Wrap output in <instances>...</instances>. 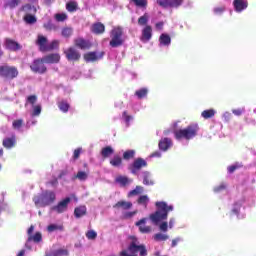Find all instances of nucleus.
<instances>
[{
  "instance_id": "nucleus-1",
  "label": "nucleus",
  "mask_w": 256,
  "mask_h": 256,
  "mask_svg": "<svg viewBox=\"0 0 256 256\" xmlns=\"http://www.w3.org/2000/svg\"><path fill=\"white\" fill-rule=\"evenodd\" d=\"M157 211L150 215L152 223L157 225L160 221H165L169 215V211H173L172 205H167L165 202H156Z\"/></svg>"
},
{
  "instance_id": "nucleus-2",
  "label": "nucleus",
  "mask_w": 256,
  "mask_h": 256,
  "mask_svg": "<svg viewBox=\"0 0 256 256\" xmlns=\"http://www.w3.org/2000/svg\"><path fill=\"white\" fill-rule=\"evenodd\" d=\"M199 133V124H190L186 128L175 130L174 137L178 141L181 139H186V141H191L195 139V136Z\"/></svg>"
},
{
  "instance_id": "nucleus-3",
  "label": "nucleus",
  "mask_w": 256,
  "mask_h": 256,
  "mask_svg": "<svg viewBox=\"0 0 256 256\" xmlns=\"http://www.w3.org/2000/svg\"><path fill=\"white\" fill-rule=\"evenodd\" d=\"M56 199L55 192L46 190L42 194L34 196L33 202L37 207H49V205L55 203Z\"/></svg>"
},
{
  "instance_id": "nucleus-4",
  "label": "nucleus",
  "mask_w": 256,
  "mask_h": 256,
  "mask_svg": "<svg viewBox=\"0 0 256 256\" xmlns=\"http://www.w3.org/2000/svg\"><path fill=\"white\" fill-rule=\"evenodd\" d=\"M123 27L116 26L110 31V42L109 45L112 48L122 47L125 43V39H123Z\"/></svg>"
},
{
  "instance_id": "nucleus-5",
  "label": "nucleus",
  "mask_w": 256,
  "mask_h": 256,
  "mask_svg": "<svg viewBox=\"0 0 256 256\" xmlns=\"http://www.w3.org/2000/svg\"><path fill=\"white\" fill-rule=\"evenodd\" d=\"M36 45H38L39 51H41V53H49L50 51L59 49V40H53L50 44H47V37L38 35Z\"/></svg>"
},
{
  "instance_id": "nucleus-6",
  "label": "nucleus",
  "mask_w": 256,
  "mask_h": 256,
  "mask_svg": "<svg viewBox=\"0 0 256 256\" xmlns=\"http://www.w3.org/2000/svg\"><path fill=\"white\" fill-rule=\"evenodd\" d=\"M0 77L2 79H8L13 81L19 77V69L16 66L1 65L0 66Z\"/></svg>"
},
{
  "instance_id": "nucleus-7",
  "label": "nucleus",
  "mask_w": 256,
  "mask_h": 256,
  "mask_svg": "<svg viewBox=\"0 0 256 256\" xmlns=\"http://www.w3.org/2000/svg\"><path fill=\"white\" fill-rule=\"evenodd\" d=\"M128 251L132 254L135 255L136 253H139L140 256H147V247L143 244H139V241L137 238L132 237V242L128 246Z\"/></svg>"
},
{
  "instance_id": "nucleus-8",
  "label": "nucleus",
  "mask_w": 256,
  "mask_h": 256,
  "mask_svg": "<svg viewBox=\"0 0 256 256\" xmlns=\"http://www.w3.org/2000/svg\"><path fill=\"white\" fill-rule=\"evenodd\" d=\"M32 73H38L39 75H45L47 73V66H45V60L43 58L34 59L30 65Z\"/></svg>"
},
{
  "instance_id": "nucleus-9",
  "label": "nucleus",
  "mask_w": 256,
  "mask_h": 256,
  "mask_svg": "<svg viewBox=\"0 0 256 256\" xmlns=\"http://www.w3.org/2000/svg\"><path fill=\"white\" fill-rule=\"evenodd\" d=\"M105 57V52H88L83 55V59L86 63H95L97 61H100V59H103Z\"/></svg>"
},
{
  "instance_id": "nucleus-10",
  "label": "nucleus",
  "mask_w": 256,
  "mask_h": 256,
  "mask_svg": "<svg viewBox=\"0 0 256 256\" xmlns=\"http://www.w3.org/2000/svg\"><path fill=\"white\" fill-rule=\"evenodd\" d=\"M156 3L160 7H163V9H168V7L171 9H177L183 5V0H156Z\"/></svg>"
},
{
  "instance_id": "nucleus-11",
  "label": "nucleus",
  "mask_w": 256,
  "mask_h": 256,
  "mask_svg": "<svg viewBox=\"0 0 256 256\" xmlns=\"http://www.w3.org/2000/svg\"><path fill=\"white\" fill-rule=\"evenodd\" d=\"M64 55L67 61H79L81 59V53L75 49V47H69L64 51Z\"/></svg>"
},
{
  "instance_id": "nucleus-12",
  "label": "nucleus",
  "mask_w": 256,
  "mask_h": 256,
  "mask_svg": "<svg viewBox=\"0 0 256 256\" xmlns=\"http://www.w3.org/2000/svg\"><path fill=\"white\" fill-rule=\"evenodd\" d=\"M143 167H147V161H145V159H143V158H137L131 164L129 169H130L131 173H133V175H137V172L141 171V169H143Z\"/></svg>"
},
{
  "instance_id": "nucleus-13",
  "label": "nucleus",
  "mask_w": 256,
  "mask_h": 256,
  "mask_svg": "<svg viewBox=\"0 0 256 256\" xmlns=\"http://www.w3.org/2000/svg\"><path fill=\"white\" fill-rule=\"evenodd\" d=\"M4 47L8 51H13V52L21 51V49H23V46H21V44H19V42L15 41L11 38H5Z\"/></svg>"
},
{
  "instance_id": "nucleus-14",
  "label": "nucleus",
  "mask_w": 256,
  "mask_h": 256,
  "mask_svg": "<svg viewBox=\"0 0 256 256\" xmlns=\"http://www.w3.org/2000/svg\"><path fill=\"white\" fill-rule=\"evenodd\" d=\"M152 38H153V27H151V25H146L142 29L140 41H142V43H149V41H151Z\"/></svg>"
},
{
  "instance_id": "nucleus-15",
  "label": "nucleus",
  "mask_w": 256,
  "mask_h": 256,
  "mask_svg": "<svg viewBox=\"0 0 256 256\" xmlns=\"http://www.w3.org/2000/svg\"><path fill=\"white\" fill-rule=\"evenodd\" d=\"M74 45L82 51H87L93 47V43L89 40H85L84 38H76L74 40Z\"/></svg>"
},
{
  "instance_id": "nucleus-16",
  "label": "nucleus",
  "mask_w": 256,
  "mask_h": 256,
  "mask_svg": "<svg viewBox=\"0 0 256 256\" xmlns=\"http://www.w3.org/2000/svg\"><path fill=\"white\" fill-rule=\"evenodd\" d=\"M70 203H71V198L66 197L65 199L60 201L56 206H53L52 211H56V213H65Z\"/></svg>"
},
{
  "instance_id": "nucleus-17",
  "label": "nucleus",
  "mask_w": 256,
  "mask_h": 256,
  "mask_svg": "<svg viewBox=\"0 0 256 256\" xmlns=\"http://www.w3.org/2000/svg\"><path fill=\"white\" fill-rule=\"evenodd\" d=\"M233 7L236 13H242V11H245L249 7V2L247 0H234Z\"/></svg>"
},
{
  "instance_id": "nucleus-18",
  "label": "nucleus",
  "mask_w": 256,
  "mask_h": 256,
  "mask_svg": "<svg viewBox=\"0 0 256 256\" xmlns=\"http://www.w3.org/2000/svg\"><path fill=\"white\" fill-rule=\"evenodd\" d=\"M42 59H44V62L48 65H53V64H57L59 63V61H61V55H59V53H52V54H48L44 57H42Z\"/></svg>"
},
{
  "instance_id": "nucleus-19",
  "label": "nucleus",
  "mask_w": 256,
  "mask_h": 256,
  "mask_svg": "<svg viewBox=\"0 0 256 256\" xmlns=\"http://www.w3.org/2000/svg\"><path fill=\"white\" fill-rule=\"evenodd\" d=\"M19 11L21 13H24V15H36L37 14V7L27 3V4L22 5L20 7Z\"/></svg>"
},
{
  "instance_id": "nucleus-20",
  "label": "nucleus",
  "mask_w": 256,
  "mask_h": 256,
  "mask_svg": "<svg viewBox=\"0 0 256 256\" xmlns=\"http://www.w3.org/2000/svg\"><path fill=\"white\" fill-rule=\"evenodd\" d=\"M146 223L147 218H142L135 223L136 227H139L140 233H151V231H153V228H151V226H145Z\"/></svg>"
},
{
  "instance_id": "nucleus-21",
  "label": "nucleus",
  "mask_w": 256,
  "mask_h": 256,
  "mask_svg": "<svg viewBox=\"0 0 256 256\" xmlns=\"http://www.w3.org/2000/svg\"><path fill=\"white\" fill-rule=\"evenodd\" d=\"M3 147L5 149H13L15 145H17V137L15 135H12L11 137H6L2 141Z\"/></svg>"
},
{
  "instance_id": "nucleus-22",
  "label": "nucleus",
  "mask_w": 256,
  "mask_h": 256,
  "mask_svg": "<svg viewBox=\"0 0 256 256\" xmlns=\"http://www.w3.org/2000/svg\"><path fill=\"white\" fill-rule=\"evenodd\" d=\"M173 146V141L170 138H163L159 141L158 147L160 151H168Z\"/></svg>"
},
{
  "instance_id": "nucleus-23",
  "label": "nucleus",
  "mask_w": 256,
  "mask_h": 256,
  "mask_svg": "<svg viewBox=\"0 0 256 256\" xmlns=\"http://www.w3.org/2000/svg\"><path fill=\"white\" fill-rule=\"evenodd\" d=\"M130 3H132L136 9H141V11H147V7H149V0H130Z\"/></svg>"
},
{
  "instance_id": "nucleus-24",
  "label": "nucleus",
  "mask_w": 256,
  "mask_h": 256,
  "mask_svg": "<svg viewBox=\"0 0 256 256\" xmlns=\"http://www.w3.org/2000/svg\"><path fill=\"white\" fill-rule=\"evenodd\" d=\"M133 207V203L127 202L125 200L118 201L113 205V209H123L124 211H129Z\"/></svg>"
},
{
  "instance_id": "nucleus-25",
  "label": "nucleus",
  "mask_w": 256,
  "mask_h": 256,
  "mask_svg": "<svg viewBox=\"0 0 256 256\" xmlns=\"http://www.w3.org/2000/svg\"><path fill=\"white\" fill-rule=\"evenodd\" d=\"M91 31L94 35H103V33H105V24L101 22L94 23L91 27Z\"/></svg>"
},
{
  "instance_id": "nucleus-26",
  "label": "nucleus",
  "mask_w": 256,
  "mask_h": 256,
  "mask_svg": "<svg viewBox=\"0 0 256 256\" xmlns=\"http://www.w3.org/2000/svg\"><path fill=\"white\" fill-rule=\"evenodd\" d=\"M85 215H87L86 206H78L74 209V216L76 219H81V217H85Z\"/></svg>"
},
{
  "instance_id": "nucleus-27",
  "label": "nucleus",
  "mask_w": 256,
  "mask_h": 256,
  "mask_svg": "<svg viewBox=\"0 0 256 256\" xmlns=\"http://www.w3.org/2000/svg\"><path fill=\"white\" fill-rule=\"evenodd\" d=\"M45 256H69V250L67 249H58L51 252H46Z\"/></svg>"
},
{
  "instance_id": "nucleus-28",
  "label": "nucleus",
  "mask_w": 256,
  "mask_h": 256,
  "mask_svg": "<svg viewBox=\"0 0 256 256\" xmlns=\"http://www.w3.org/2000/svg\"><path fill=\"white\" fill-rule=\"evenodd\" d=\"M114 153L115 150H113V147L111 146H106L101 150V156L103 157V159H108V157H111V155H113Z\"/></svg>"
},
{
  "instance_id": "nucleus-29",
  "label": "nucleus",
  "mask_w": 256,
  "mask_h": 256,
  "mask_svg": "<svg viewBox=\"0 0 256 256\" xmlns=\"http://www.w3.org/2000/svg\"><path fill=\"white\" fill-rule=\"evenodd\" d=\"M79 9V4L76 1H69L66 4V10L68 13H75Z\"/></svg>"
},
{
  "instance_id": "nucleus-30",
  "label": "nucleus",
  "mask_w": 256,
  "mask_h": 256,
  "mask_svg": "<svg viewBox=\"0 0 256 256\" xmlns=\"http://www.w3.org/2000/svg\"><path fill=\"white\" fill-rule=\"evenodd\" d=\"M110 165H112V167H121V165H123V158H121L119 155H115L110 160Z\"/></svg>"
},
{
  "instance_id": "nucleus-31",
  "label": "nucleus",
  "mask_w": 256,
  "mask_h": 256,
  "mask_svg": "<svg viewBox=\"0 0 256 256\" xmlns=\"http://www.w3.org/2000/svg\"><path fill=\"white\" fill-rule=\"evenodd\" d=\"M160 45H171V36L168 34H161L159 37Z\"/></svg>"
},
{
  "instance_id": "nucleus-32",
  "label": "nucleus",
  "mask_w": 256,
  "mask_h": 256,
  "mask_svg": "<svg viewBox=\"0 0 256 256\" xmlns=\"http://www.w3.org/2000/svg\"><path fill=\"white\" fill-rule=\"evenodd\" d=\"M23 21H25L27 25H34V23H37V17H35V14L24 15Z\"/></svg>"
},
{
  "instance_id": "nucleus-33",
  "label": "nucleus",
  "mask_w": 256,
  "mask_h": 256,
  "mask_svg": "<svg viewBox=\"0 0 256 256\" xmlns=\"http://www.w3.org/2000/svg\"><path fill=\"white\" fill-rule=\"evenodd\" d=\"M137 204L142 205L143 207H145V209H147V205H149V196L141 195L137 199Z\"/></svg>"
},
{
  "instance_id": "nucleus-34",
  "label": "nucleus",
  "mask_w": 256,
  "mask_h": 256,
  "mask_svg": "<svg viewBox=\"0 0 256 256\" xmlns=\"http://www.w3.org/2000/svg\"><path fill=\"white\" fill-rule=\"evenodd\" d=\"M21 4V0H9L5 3V9H15V7H19Z\"/></svg>"
},
{
  "instance_id": "nucleus-35",
  "label": "nucleus",
  "mask_w": 256,
  "mask_h": 256,
  "mask_svg": "<svg viewBox=\"0 0 256 256\" xmlns=\"http://www.w3.org/2000/svg\"><path fill=\"white\" fill-rule=\"evenodd\" d=\"M148 93H149V90L147 88H141V89L135 91V96L138 99H145V97H147Z\"/></svg>"
},
{
  "instance_id": "nucleus-36",
  "label": "nucleus",
  "mask_w": 256,
  "mask_h": 256,
  "mask_svg": "<svg viewBox=\"0 0 256 256\" xmlns=\"http://www.w3.org/2000/svg\"><path fill=\"white\" fill-rule=\"evenodd\" d=\"M147 23H149V14L144 13L142 16L138 18V25H140L141 27H147Z\"/></svg>"
},
{
  "instance_id": "nucleus-37",
  "label": "nucleus",
  "mask_w": 256,
  "mask_h": 256,
  "mask_svg": "<svg viewBox=\"0 0 256 256\" xmlns=\"http://www.w3.org/2000/svg\"><path fill=\"white\" fill-rule=\"evenodd\" d=\"M145 191V188L143 186H136L134 190H131L128 193V197H136V195H141Z\"/></svg>"
},
{
  "instance_id": "nucleus-38",
  "label": "nucleus",
  "mask_w": 256,
  "mask_h": 256,
  "mask_svg": "<svg viewBox=\"0 0 256 256\" xmlns=\"http://www.w3.org/2000/svg\"><path fill=\"white\" fill-rule=\"evenodd\" d=\"M201 117H203V119H213V117H215V110L214 109L204 110L201 113Z\"/></svg>"
},
{
  "instance_id": "nucleus-39",
  "label": "nucleus",
  "mask_w": 256,
  "mask_h": 256,
  "mask_svg": "<svg viewBox=\"0 0 256 256\" xmlns=\"http://www.w3.org/2000/svg\"><path fill=\"white\" fill-rule=\"evenodd\" d=\"M155 183L151 180V174L147 171L143 172V185H154Z\"/></svg>"
},
{
  "instance_id": "nucleus-40",
  "label": "nucleus",
  "mask_w": 256,
  "mask_h": 256,
  "mask_svg": "<svg viewBox=\"0 0 256 256\" xmlns=\"http://www.w3.org/2000/svg\"><path fill=\"white\" fill-rule=\"evenodd\" d=\"M69 103H67V101L62 100L60 102H58V109H60V111H62V113H67L69 111Z\"/></svg>"
},
{
  "instance_id": "nucleus-41",
  "label": "nucleus",
  "mask_w": 256,
  "mask_h": 256,
  "mask_svg": "<svg viewBox=\"0 0 256 256\" xmlns=\"http://www.w3.org/2000/svg\"><path fill=\"white\" fill-rule=\"evenodd\" d=\"M54 19H55V21H57V23H63L65 21H67L68 16L66 13H56L54 15Z\"/></svg>"
},
{
  "instance_id": "nucleus-42",
  "label": "nucleus",
  "mask_w": 256,
  "mask_h": 256,
  "mask_svg": "<svg viewBox=\"0 0 256 256\" xmlns=\"http://www.w3.org/2000/svg\"><path fill=\"white\" fill-rule=\"evenodd\" d=\"M28 241H34V243H41V241H43V236L41 235V232H36L35 235L28 237Z\"/></svg>"
},
{
  "instance_id": "nucleus-43",
  "label": "nucleus",
  "mask_w": 256,
  "mask_h": 256,
  "mask_svg": "<svg viewBox=\"0 0 256 256\" xmlns=\"http://www.w3.org/2000/svg\"><path fill=\"white\" fill-rule=\"evenodd\" d=\"M23 125H25V121L23 119H16L12 122V128L17 131H19Z\"/></svg>"
},
{
  "instance_id": "nucleus-44",
  "label": "nucleus",
  "mask_w": 256,
  "mask_h": 256,
  "mask_svg": "<svg viewBox=\"0 0 256 256\" xmlns=\"http://www.w3.org/2000/svg\"><path fill=\"white\" fill-rule=\"evenodd\" d=\"M89 177V174L85 171H78L75 175V179H78L79 181H87Z\"/></svg>"
},
{
  "instance_id": "nucleus-45",
  "label": "nucleus",
  "mask_w": 256,
  "mask_h": 256,
  "mask_svg": "<svg viewBox=\"0 0 256 256\" xmlns=\"http://www.w3.org/2000/svg\"><path fill=\"white\" fill-rule=\"evenodd\" d=\"M135 158V150H127L123 153V159L129 161L130 159Z\"/></svg>"
},
{
  "instance_id": "nucleus-46",
  "label": "nucleus",
  "mask_w": 256,
  "mask_h": 256,
  "mask_svg": "<svg viewBox=\"0 0 256 256\" xmlns=\"http://www.w3.org/2000/svg\"><path fill=\"white\" fill-rule=\"evenodd\" d=\"M47 231L49 233H53V231H63V225L50 224L47 227Z\"/></svg>"
},
{
  "instance_id": "nucleus-47",
  "label": "nucleus",
  "mask_w": 256,
  "mask_h": 256,
  "mask_svg": "<svg viewBox=\"0 0 256 256\" xmlns=\"http://www.w3.org/2000/svg\"><path fill=\"white\" fill-rule=\"evenodd\" d=\"M43 27H44V29H46V31H57V25H55L51 20L46 22L43 25Z\"/></svg>"
},
{
  "instance_id": "nucleus-48",
  "label": "nucleus",
  "mask_w": 256,
  "mask_h": 256,
  "mask_svg": "<svg viewBox=\"0 0 256 256\" xmlns=\"http://www.w3.org/2000/svg\"><path fill=\"white\" fill-rule=\"evenodd\" d=\"M62 37L69 38L73 35V28L71 27H64L61 32Z\"/></svg>"
},
{
  "instance_id": "nucleus-49",
  "label": "nucleus",
  "mask_w": 256,
  "mask_h": 256,
  "mask_svg": "<svg viewBox=\"0 0 256 256\" xmlns=\"http://www.w3.org/2000/svg\"><path fill=\"white\" fill-rule=\"evenodd\" d=\"M32 117H39L41 115V104L32 106Z\"/></svg>"
},
{
  "instance_id": "nucleus-50",
  "label": "nucleus",
  "mask_w": 256,
  "mask_h": 256,
  "mask_svg": "<svg viewBox=\"0 0 256 256\" xmlns=\"http://www.w3.org/2000/svg\"><path fill=\"white\" fill-rule=\"evenodd\" d=\"M154 241H167L169 236L167 234L157 233L153 236Z\"/></svg>"
},
{
  "instance_id": "nucleus-51",
  "label": "nucleus",
  "mask_w": 256,
  "mask_h": 256,
  "mask_svg": "<svg viewBox=\"0 0 256 256\" xmlns=\"http://www.w3.org/2000/svg\"><path fill=\"white\" fill-rule=\"evenodd\" d=\"M122 117H123V119H124V121H125L127 127H129V125H131V121H133V116L129 115V114L127 113V111H124V112L122 113Z\"/></svg>"
},
{
  "instance_id": "nucleus-52",
  "label": "nucleus",
  "mask_w": 256,
  "mask_h": 256,
  "mask_svg": "<svg viewBox=\"0 0 256 256\" xmlns=\"http://www.w3.org/2000/svg\"><path fill=\"white\" fill-rule=\"evenodd\" d=\"M116 181L117 183H120V185H122L123 187H125V185H129V178L125 176L118 177Z\"/></svg>"
},
{
  "instance_id": "nucleus-53",
  "label": "nucleus",
  "mask_w": 256,
  "mask_h": 256,
  "mask_svg": "<svg viewBox=\"0 0 256 256\" xmlns=\"http://www.w3.org/2000/svg\"><path fill=\"white\" fill-rule=\"evenodd\" d=\"M86 237L87 239L93 241L97 239V232H95V230H89L86 232Z\"/></svg>"
},
{
  "instance_id": "nucleus-54",
  "label": "nucleus",
  "mask_w": 256,
  "mask_h": 256,
  "mask_svg": "<svg viewBox=\"0 0 256 256\" xmlns=\"http://www.w3.org/2000/svg\"><path fill=\"white\" fill-rule=\"evenodd\" d=\"M26 103H29L30 105L35 106V103H37V95H30L26 99Z\"/></svg>"
},
{
  "instance_id": "nucleus-55",
  "label": "nucleus",
  "mask_w": 256,
  "mask_h": 256,
  "mask_svg": "<svg viewBox=\"0 0 256 256\" xmlns=\"http://www.w3.org/2000/svg\"><path fill=\"white\" fill-rule=\"evenodd\" d=\"M137 213V210L132 212H124L122 217L123 219H132V217H135V214Z\"/></svg>"
},
{
  "instance_id": "nucleus-56",
  "label": "nucleus",
  "mask_w": 256,
  "mask_h": 256,
  "mask_svg": "<svg viewBox=\"0 0 256 256\" xmlns=\"http://www.w3.org/2000/svg\"><path fill=\"white\" fill-rule=\"evenodd\" d=\"M225 189H227V186L222 183L214 188V193H221V191H225Z\"/></svg>"
},
{
  "instance_id": "nucleus-57",
  "label": "nucleus",
  "mask_w": 256,
  "mask_h": 256,
  "mask_svg": "<svg viewBox=\"0 0 256 256\" xmlns=\"http://www.w3.org/2000/svg\"><path fill=\"white\" fill-rule=\"evenodd\" d=\"M244 111H245V109H243V108H238V109H233V110H232V113H233L234 115H236L237 117H241V115H243Z\"/></svg>"
},
{
  "instance_id": "nucleus-58",
  "label": "nucleus",
  "mask_w": 256,
  "mask_h": 256,
  "mask_svg": "<svg viewBox=\"0 0 256 256\" xmlns=\"http://www.w3.org/2000/svg\"><path fill=\"white\" fill-rule=\"evenodd\" d=\"M81 148L75 149L74 153H73V159L74 161H77V159H79V157L81 156Z\"/></svg>"
},
{
  "instance_id": "nucleus-59",
  "label": "nucleus",
  "mask_w": 256,
  "mask_h": 256,
  "mask_svg": "<svg viewBox=\"0 0 256 256\" xmlns=\"http://www.w3.org/2000/svg\"><path fill=\"white\" fill-rule=\"evenodd\" d=\"M169 227V224L167 222H162L159 226L160 231H163V233H167V229Z\"/></svg>"
},
{
  "instance_id": "nucleus-60",
  "label": "nucleus",
  "mask_w": 256,
  "mask_h": 256,
  "mask_svg": "<svg viewBox=\"0 0 256 256\" xmlns=\"http://www.w3.org/2000/svg\"><path fill=\"white\" fill-rule=\"evenodd\" d=\"M224 11H225L224 6L214 8L215 15H221Z\"/></svg>"
},
{
  "instance_id": "nucleus-61",
  "label": "nucleus",
  "mask_w": 256,
  "mask_h": 256,
  "mask_svg": "<svg viewBox=\"0 0 256 256\" xmlns=\"http://www.w3.org/2000/svg\"><path fill=\"white\" fill-rule=\"evenodd\" d=\"M228 173H235V171H237V169H239V166L237 165H232V166H228Z\"/></svg>"
},
{
  "instance_id": "nucleus-62",
  "label": "nucleus",
  "mask_w": 256,
  "mask_h": 256,
  "mask_svg": "<svg viewBox=\"0 0 256 256\" xmlns=\"http://www.w3.org/2000/svg\"><path fill=\"white\" fill-rule=\"evenodd\" d=\"M245 121L248 125H256V121H255V118H245Z\"/></svg>"
},
{
  "instance_id": "nucleus-63",
  "label": "nucleus",
  "mask_w": 256,
  "mask_h": 256,
  "mask_svg": "<svg viewBox=\"0 0 256 256\" xmlns=\"http://www.w3.org/2000/svg\"><path fill=\"white\" fill-rule=\"evenodd\" d=\"M150 157L151 158H155V157L159 158V157H161V153L159 151H155L152 154H150Z\"/></svg>"
},
{
  "instance_id": "nucleus-64",
  "label": "nucleus",
  "mask_w": 256,
  "mask_h": 256,
  "mask_svg": "<svg viewBox=\"0 0 256 256\" xmlns=\"http://www.w3.org/2000/svg\"><path fill=\"white\" fill-rule=\"evenodd\" d=\"M179 241H180L179 238L173 239V240H172L171 247H177V243H179Z\"/></svg>"
}]
</instances>
